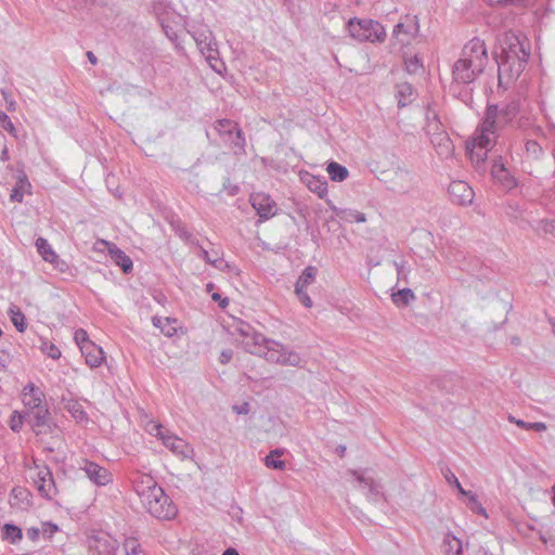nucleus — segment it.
<instances>
[{"label":"nucleus","instance_id":"nucleus-1","mask_svg":"<svg viewBox=\"0 0 555 555\" xmlns=\"http://www.w3.org/2000/svg\"><path fill=\"white\" fill-rule=\"evenodd\" d=\"M514 116L515 113L512 109H499L495 105L488 106L482 124L466 144L467 153L477 167L487 160L488 152L495 142L496 129L511 122Z\"/></svg>","mask_w":555,"mask_h":555},{"label":"nucleus","instance_id":"nucleus-2","mask_svg":"<svg viewBox=\"0 0 555 555\" xmlns=\"http://www.w3.org/2000/svg\"><path fill=\"white\" fill-rule=\"evenodd\" d=\"M133 489L144 509L158 520H172L178 515V507L153 476L138 473L133 480Z\"/></svg>","mask_w":555,"mask_h":555},{"label":"nucleus","instance_id":"nucleus-3","mask_svg":"<svg viewBox=\"0 0 555 555\" xmlns=\"http://www.w3.org/2000/svg\"><path fill=\"white\" fill-rule=\"evenodd\" d=\"M487 62L485 42L479 39L470 40L452 67L453 80L464 85L473 82L483 72Z\"/></svg>","mask_w":555,"mask_h":555},{"label":"nucleus","instance_id":"nucleus-4","mask_svg":"<svg viewBox=\"0 0 555 555\" xmlns=\"http://www.w3.org/2000/svg\"><path fill=\"white\" fill-rule=\"evenodd\" d=\"M529 52L524 44L513 38L508 43V49H503L500 55L499 70L501 74H508L511 78H517L524 70Z\"/></svg>","mask_w":555,"mask_h":555},{"label":"nucleus","instance_id":"nucleus-5","mask_svg":"<svg viewBox=\"0 0 555 555\" xmlns=\"http://www.w3.org/2000/svg\"><path fill=\"white\" fill-rule=\"evenodd\" d=\"M347 30L350 37L359 42L380 43L387 36L385 27L372 18H350Z\"/></svg>","mask_w":555,"mask_h":555},{"label":"nucleus","instance_id":"nucleus-6","mask_svg":"<svg viewBox=\"0 0 555 555\" xmlns=\"http://www.w3.org/2000/svg\"><path fill=\"white\" fill-rule=\"evenodd\" d=\"M146 431L155 436L175 455L182 459L190 456L192 449L182 438L171 434L157 422L151 421L146 425Z\"/></svg>","mask_w":555,"mask_h":555},{"label":"nucleus","instance_id":"nucleus-7","mask_svg":"<svg viewBox=\"0 0 555 555\" xmlns=\"http://www.w3.org/2000/svg\"><path fill=\"white\" fill-rule=\"evenodd\" d=\"M29 478L42 496L51 499L55 495L54 480L48 466L35 464L29 468Z\"/></svg>","mask_w":555,"mask_h":555},{"label":"nucleus","instance_id":"nucleus-8","mask_svg":"<svg viewBox=\"0 0 555 555\" xmlns=\"http://www.w3.org/2000/svg\"><path fill=\"white\" fill-rule=\"evenodd\" d=\"M79 467L85 472L88 479L98 487H106L113 482V474L95 462L85 459Z\"/></svg>","mask_w":555,"mask_h":555},{"label":"nucleus","instance_id":"nucleus-9","mask_svg":"<svg viewBox=\"0 0 555 555\" xmlns=\"http://www.w3.org/2000/svg\"><path fill=\"white\" fill-rule=\"evenodd\" d=\"M21 399L27 412L47 405L44 392L33 382L23 387Z\"/></svg>","mask_w":555,"mask_h":555},{"label":"nucleus","instance_id":"nucleus-10","mask_svg":"<svg viewBox=\"0 0 555 555\" xmlns=\"http://www.w3.org/2000/svg\"><path fill=\"white\" fill-rule=\"evenodd\" d=\"M27 414L29 416L28 422L36 435L47 434L51 430V414L48 405L28 411Z\"/></svg>","mask_w":555,"mask_h":555},{"label":"nucleus","instance_id":"nucleus-11","mask_svg":"<svg viewBox=\"0 0 555 555\" xmlns=\"http://www.w3.org/2000/svg\"><path fill=\"white\" fill-rule=\"evenodd\" d=\"M250 203L262 220H267L276 214L275 202L263 192L254 193L250 196Z\"/></svg>","mask_w":555,"mask_h":555},{"label":"nucleus","instance_id":"nucleus-12","mask_svg":"<svg viewBox=\"0 0 555 555\" xmlns=\"http://www.w3.org/2000/svg\"><path fill=\"white\" fill-rule=\"evenodd\" d=\"M317 275V268L314 267H308L305 269L302 274L299 276L296 286H295V293L298 296L300 302L307 307H312V300L307 295V288L309 285H311L315 281Z\"/></svg>","mask_w":555,"mask_h":555},{"label":"nucleus","instance_id":"nucleus-13","mask_svg":"<svg viewBox=\"0 0 555 555\" xmlns=\"http://www.w3.org/2000/svg\"><path fill=\"white\" fill-rule=\"evenodd\" d=\"M99 246H103L107 249L112 260L119 266L125 273H129L132 270L133 263L130 257L119 249L114 243L106 240H99L95 243V248L98 249Z\"/></svg>","mask_w":555,"mask_h":555},{"label":"nucleus","instance_id":"nucleus-14","mask_svg":"<svg viewBox=\"0 0 555 555\" xmlns=\"http://www.w3.org/2000/svg\"><path fill=\"white\" fill-rule=\"evenodd\" d=\"M449 195L457 205L470 204L474 198L473 189L464 181H453L449 186Z\"/></svg>","mask_w":555,"mask_h":555},{"label":"nucleus","instance_id":"nucleus-15","mask_svg":"<svg viewBox=\"0 0 555 555\" xmlns=\"http://www.w3.org/2000/svg\"><path fill=\"white\" fill-rule=\"evenodd\" d=\"M216 131L222 135L228 137L229 139L235 134L234 143L238 146H243L245 143V139L243 137L242 130L238 128L237 124L231 119H219L214 125Z\"/></svg>","mask_w":555,"mask_h":555},{"label":"nucleus","instance_id":"nucleus-16","mask_svg":"<svg viewBox=\"0 0 555 555\" xmlns=\"http://www.w3.org/2000/svg\"><path fill=\"white\" fill-rule=\"evenodd\" d=\"M80 352L85 357L86 364L89 365L91 369L101 366L105 361L104 350L95 343L87 345V347L85 348L82 347Z\"/></svg>","mask_w":555,"mask_h":555},{"label":"nucleus","instance_id":"nucleus-17","mask_svg":"<svg viewBox=\"0 0 555 555\" xmlns=\"http://www.w3.org/2000/svg\"><path fill=\"white\" fill-rule=\"evenodd\" d=\"M300 180L311 192L315 193L320 198L326 196L327 182L324 179L309 172H302L300 173Z\"/></svg>","mask_w":555,"mask_h":555},{"label":"nucleus","instance_id":"nucleus-18","mask_svg":"<svg viewBox=\"0 0 555 555\" xmlns=\"http://www.w3.org/2000/svg\"><path fill=\"white\" fill-rule=\"evenodd\" d=\"M492 177L505 189H513L516 180L511 176L501 160H495L492 166Z\"/></svg>","mask_w":555,"mask_h":555},{"label":"nucleus","instance_id":"nucleus-19","mask_svg":"<svg viewBox=\"0 0 555 555\" xmlns=\"http://www.w3.org/2000/svg\"><path fill=\"white\" fill-rule=\"evenodd\" d=\"M152 322L155 327H158L162 333L168 337L177 335L178 332L182 330L176 319L155 317Z\"/></svg>","mask_w":555,"mask_h":555},{"label":"nucleus","instance_id":"nucleus-20","mask_svg":"<svg viewBox=\"0 0 555 555\" xmlns=\"http://www.w3.org/2000/svg\"><path fill=\"white\" fill-rule=\"evenodd\" d=\"M36 247H37L38 253L43 258V260L51 262V263L56 262L57 255L46 238L39 237L36 241Z\"/></svg>","mask_w":555,"mask_h":555},{"label":"nucleus","instance_id":"nucleus-21","mask_svg":"<svg viewBox=\"0 0 555 555\" xmlns=\"http://www.w3.org/2000/svg\"><path fill=\"white\" fill-rule=\"evenodd\" d=\"M66 410L69 412V414L73 416V418L79 423L83 424L88 421V415L82 406V404L78 401H68L66 404Z\"/></svg>","mask_w":555,"mask_h":555},{"label":"nucleus","instance_id":"nucleus-22","mask_svg":"<svg viewBox=\"0 0 555 555\" xmlns=\"http://www.w3.org/2000/svg\"><path fill=\"white\" fill-rule=\"evenodd\" d=\"M331 180L341 182L348 177V169L336 162L328 163L326 167Z\"/></svg>","mask_w":555,"mask_h":555},{"label":"nucleus","instance_id":"nucleus-23","mask_svg":"<svg viewBox=\"0 0 555 555\" xmlns=\"http://www.w3.org/2000/svg\"><path fill=\"white\" fill-rule=\"evenodd\" d=\"M9 314L16 330L23 333L26 330L25 315L17 306L9 308Z\"/></svg>","mask_w":555,"mask_h":555},{"label":"nucleus","instance_id":"nucleus-24","mask_svg":"<svg viewBox=\"0 0 555 555\" xmlns=\"http://www.w3.org/2000/svg\"><path fill=\"white\" fill-rule=\"evenodd\" d=\"M414 298L413 292L409 288L400 289L392 294V301L398 307L408 306Z\"/></svg>","mask_w":555,"mask_h":555},{"label":"nucleus","instance_id":"nucleus-25","mask_svg":"<svg viewBox=\"0 0 555 555\" xmlns=\"http://www.w3.org/2000/svg\"><path fill=\"white\" fill-rule=\"evenodd\" d=\"M124 555H146L142 545L134 538H128L122 545Z\"/></svg>","mask_w":555,"mask_h":555},{"label":"nucleus","instance_id":"nucleus-26","mask_svg":"<svg viewBox=\"0 0 555 555\" xmlns=\"http://www.w3.org/2000/svg\"><path fill=\"white\" fill-rule=\"evenodd\" d=\"M2 534L12 544L20 542L23 538L22 529L13 525H5L2 529Z\"/></svg>","mask_w":555,"mask_h":555},{"label":"nucleus","instance_id":"nucleus-27","mask_svg":"<svg viewBox=\"0 0 555 555\" xmlns=\"http://www.w3.org/2000/svg\"><path fill=\"white\" fill-rule=\"evenodd\" d=\"M283 455V451L281 450H274L271 451L264 460L266 466L273 469H284L285 468V462L279 460L280 456Z\"/></svg>","mask_w":555,"mask_h":555},{"label":"nucleus","instance_id":"nucleus-28","mask_svg":"<svg viewBox=\"0 0 555 555\" xmlns=\"http://www.w3.org/2000/svg\"><path fill=\"white\" fill-rule=\"evenodd\" d=\"M444 552L447 555H461L462 542L454 535H447L444 540Z\"/></svg>","mask_w":555,"mask_h":555},{"label":"nucleus","instance_id":"nucleus-29","mask_svg":"<svg viewBox=\"0 0 555 555\" xmlns=\"http://www.w3.org/2000/svg\"><path fill=\"white\" fill-rule=\"evenodd\" d=\"M30 190V183L26 179H20L16 186L12 190L11 199L13 202L21 203L23 201L24 194L28 193Z\"/></svg>","mask_w":555,"mask_h":555},{"label":"nucleus","instance_id":"nucleus-30","mask_svg":"<svg viewBox=\"0 0 555 555\" xmlns=\"http://www.w3.org/2000/svg\"><path fill=\"white\" fill-rule=\"evenodd\" d=\"M508 420L509 422L526 430L545 431L547 429L546 424L542 422L527 423L521 420H516L513 416H509Z\"/></svg>","mask_w":555,"mask_h":555},{"label":"nucleus","instance_id":"nucleus-31","mask_svg":"<svg viewBox=\"0 0 555 555\" xmlns=\"http://www.w3.org/2000/svg\"><path fill=\"white\" fill-rule=\"evenodd\" d=\"M40 350L53 360H57L62 356L60 348L49 340H43L41 343Z\"/></svg>","mask_w":555,"mask_h":555},{"label":"nucleus","instance_id":"nucleus-32","mask_svg":"<svg viewBox=\"0 0 555 555\" xmlns=\"http://www.w3.org/2000/svg\"><path fill=\"white\" fill-rule=\"evenodd\" d=\"M74 340H75L76 345L78 346L79 350H81L82 347L85 348V347H87V345H91L93 343L89 338L87 331H85L83 328H78L74 333Z\"/></svg>","mask_w":555,"mask_h":555},{"label":"nucleus","instance_id":"nucleus-33","mask_svg":"<svg viewBox=\"0 0 555 555\" xmlns=\"http://www.w3.org/2000/svg\"><path fill=\"white\" fill-rule=\"evenodd\" d=\"M24 424V417L18 411H14L9 420V426L10 428L17 433L22 429V426Z\"/></svg>","mask_w":555,"mask_h":555},{"label":"nucleus","instance_id":"nucleus-34","mask_svg":"<svg viewBox=\"0 0 555 555\" xmlns=\"http://www.w3.org/2000/svg\"><path fill=\"white\" fill-rule=\"evenodd\" d=\"M59 531V526L53 522H42L41 524V533L46 539H51Z\"/></svg>","mask_w":555,"mask_h":555},{"label":"nucleus","instance_id":"nucleus-35","mask_svg":"<svg viewBox=\"0 0 555 555\" xmlns=\"http://www.w3.org/2000/svg\"><path fill=\"white\" fill-rule=\"evenodd\" d=\"M0 125L10 134H13V135L16 134L15 127H14L13 122L11 121L10 117L5 113H0Z\"/></svg>","mask_w":555,"mask_h":555},{"label":"nucleus","instance_id":"nucleus-36","mask_svg":"<svg viewBox=\"0 0 555 555\" xmlns=\"http://www.w3.org/2000/svg\"><path fill=\"white\" fill-rule=\"evenodd\" d=\"M278 361H280L281 363L283 364H288V365H298L299 362H300V358L297 353L295 352H288L287 354H282Z\"/></svg>","mask_w":555,"mask_h":555},{"label":"nucleus","instance_id":"nucleus-37","mask_svg":"<svg viewBox=\"0 0 555 555\" xmlns=\"http://www.w3.org/2000/svg\"><path fill=\"white\" fill-rule=\"evenodd\" d=\"M469 499V507L470 509H473L474 512L478 513V514H482V515H486V511L485 508L478 503L476 496L474 494H470L468 496Z\"/></svg>","mask_w":555,"mask_h":555},{"label":"nucleus","instance_id":"nucleus-38","mask_svg":"<svg viewBox=\"0 0 555 555\" xmlns=\"http://www.w3.org/2000/svg\"><path fill=\"white\" fill-rule=\"evenodd\" d=\"M26 534H27V538L31 542H37L40 538V534H42V533H41V529H39L37 527H31L27 530Z\"/></svg>","mask_w":555,"mask_h":555},{"label":"nucleus","instance_id":"nucleus-39","mask_svg":"<svg viewBox=\"0 0 555 555\" xmlns=\"http://www.w3.org/2000/svg\"><path fill=\"white\" fill-rule=\"evenodd\" d=\"M203 255H204V258L206 259L207 262H209L210 264H212L214 267H216L218 269H222V266L224 263H223V261L221 259H212V258H210L207 251H203Z\"/></svg>","mask_w":555,"mask_h":555},{"label":"nucleus","instance_id":"nucleus-40","mask_svg":"<svg viewBox=\"0 0 555 555\" xmlns=\"http://www.w3.org/2000/svg\"><path fill=\"white\" fill-rule=\"evenodd\" d=\"M211 298H212V300L219 302L221 308H225L229 305V299L228 298H221L220 294H218V293H214L211 295Z\"/></svg>","mask_w":555,"mask_h":555},{"label":"nucleus","instance_id":"nucleus-41","mask_svg":"<svg viewBox=\"0 0 555 555\" xmlns=\"http://www.w3.org/2000/svg\"><path fill=\"white\" fill-rule=\"evenodd\" d=\"M232 358V351L231 350H223L220 354V361L222 363H228Z\"/></svg>","mask_w":555,"mask_h":555},{"label":"nucleus","instance_id":"nucleus-42","mask_svg":"<svg viewBox=\"0 0 555 555\" xmlns=\"http://www.w3.org/2000/svg\"><path fill=\"white\" fill-rule=\"evenodd\" d=\"M399 90H400V93L403 94V93H409V94H412V88L410 85H406V83H403L399 87Z\"/></svg>","mask_w":555,"mask_h":555},{"label":"nucleus","instance_id":"nucleus-43","mask_svg":"<svg viewBox=\"0 0 555 555\" xmlns=\"http://www.w3.org/2000/svg\"><path fill=\"white\" fill-rule=\"evenodd\" d=\"M403 26H404V25H403V24H401V23H399V24H397V25H396V27H395V29H393V34H395V36H399V35H400V33H401V31H402V29H403Z\"/></svg>","mask_w":555,"mask_h":555},{"label":"nucleus","instance_id":"nucleus-44","mask_svg":"<svg viewBox=\"0 0 555 555\" xmlns=\"http://www.w3.org/2000/svg\"><path fill=\"white\" fill-rule=\"evenodd\" d=\"M222 555H240L238 552L235 548H227Z\"/></svg>","mask_w":555,"mask_h":555},{"label":"nucleus","instance_id":"nucleus-45","mask_svg":"<svg viewBox=\"0 0 555 555\" xmlns=\"http://www.w3.org/2000/svg\"><path fill=\"white\" fill-rule=\"evenodd\" d=\"M87 56L89 59V61L92 63V64H95L96 63V59L94 56V54L92 52H88L87 53Z\"/></svg>","mask_w":555,"mask_h":555},{"label":"nucleus","instance_id":"nucleus-46","mask_svg":"<svg viewBox=\"0 0 555 555\" xmlns=\"http://www.w3.org/2000/svg\"><path fill=\"white\" fill-rule=\"evenodd\" d=\"M459 491L461 494L466 495V496H469L472 494L470 492L465 491L462 487L459 488Z\"/></svg>","mask_w":555,"mask_h":555},{"label":"nucleus","instance_id":"nucleus-47","mask_svg":"<svg viewBox=\"0 0 555 555\" xmlns=\"http://www.w3.org/2000/svg\"><path fill=\"white\" fill-rule=\"evenodd\" d=\"M533 0H516V2H520V3H525V4H528V3H531Z\"/></svg>","mask_w":555,"mask_h":555},{"label":"nucleus","instance_id":"nucleus-48","mask_svg":"<svg viewBox=\"0 0 555 555\" xmlns=\"http://www.w3.org/2000/svg\"><path fill=\"white\" fill-rule=\"evenodd\" d=\"M454 482H455V486H456V488H457V489H459L460 487H462V486H461V483L459 482V480H457L455 477H454Z\"/></svg>","mask_w":555,"mask_h":555},{"label":"nucleus","instance_id":"nucleus-49","mask_svg":"<svg viewBox=\"0 0 555 555\" xmlns=\"http://www.w3.org/2000/svg\"><path fill=\"white\" fill-rule=\"evenodd\" d=\"M552 491L554 493V496H553V504L555 505V485L552 487Z\"/></svg>","mask_w":555,"mask_h":555},{"label":"nucleus","instance_id":"nucleus-50","mask_svg":"<svg viewBox=\"0 0 555 555\" xmlns=\"http://www.w3.org/2000/svg\"><path fill=\"white\" fill-rule=\"evenodd\" d=\"M212 287H214V284H211V283L207 284V289L208 291L212 289Z\"/></svg>","mask_w":555,"mask_h":555}]
</instances>
